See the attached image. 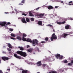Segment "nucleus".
<instances>
[{"label":"nucleus","mask_w":73,"mask_h":73,"mask_svg":"<svg viewBox=\"0 0 73 73\" xmlns=\"http://www.w3.org/2000/svg\"><path fill=\"white\" fill-rule=\"evenodd\" d=\"M17 53L18 54H20L22 56H23L24 57H25L27 56V53L20 51H18L17 52Z\"/></svg>","instance_id":"nucleus-1"},{"label":"nucleus","mask_w":73,"mask_h":73,"mask_svg":"<svg viewBox=\"0 0 73 73\" xmlns=\"http://www.w3.org/2000/svg\"><path fill=\"white\" fill-rule=\"evenodd\" d=\"M70 35V33H63L62 35H59L58 37H64L65 38L66 37V36H68V35Z\"/></svg>","instance_id":"nucleus-2"},{"label":"nucleus","mask_w":73,"mask_h":73,"mask_svg":"<svg viewBox=\"0 0 73 73\" xmlns=\"http://www.w3.org/2000/svg\"><path fill=\"white\" fill-rule=\"evenodd\" d=\"M57 35H55V34L54 33L52 35L51 37L50 38V40L51 41H53V40H57Z\"/></svg>","instance_id":"nucleus-3"},{"label":"nucleus","mask_w":73,"mask_h":73,"mask_svg":"<svg viewBox=\"0 0 73 73\" xmlns=\"http://www.w3.org/2000/svg\"><path fill=\"white\" fill-rule=\"evenodd\" d=\"M9 25L11 24V23L10 22H8L7 23H6L5 22H3L0 23V25H1V26L3 27H5V25Z\"/></svg>","instance_id":"nucleus-4"},{"label":"nucleus","mask_w":73,"mask_h":73,"mask_svg":"<svg viewBox=\"0 0 73 73\" xmlns=\"http://www.w3.org/2000/svg\"><path fill=\"white\" fill-rule=\"evenodd\" d=\"M33 43V46H35V45H36H36H38V41L37 40L35 39V40H33V42H32Z\"/></svg>","instance_id":"nucleus-5"},{"label":"nucleus","mask_w":73,"mask_h":73,"mask_svg":"<svg viewBox=\"0 0 73 73\" xmlns=\"http://www.w3.org/2000/svg\"><path fill=\"white\" fill-rule=\"evenodd\" d=\"M1 58L4 61H6V60H9V58L8 57H6L5 56L2 57Z\"/></svg>","instance_id":"nucleus-6"},{"label":"nucleus","mask_w":73,"mask_h":73,"mask_svg":"<svg viewBox=\"0 0 73 73\" xmlns=\"http://www.w3.org/2000/svg\"><path fill=\"white\" fill-rule=\"evenodd\" d=\"M14 56L15 57H16V58H19V59H21V56H18L16 54H14Z\"/></svg>","instance_id":"nucleus-7"},{"label":"nucleus","mask_w":73,"mask_h":73,"mask_svg":"<svg viewBox=\"0 0 73 73\" xmlns=\"http://www.w3.org/2000/svg\"><path fill=\"white\" fill-rule=\"evenodd\" d=\"M55 56L56 57L57 59H58L59 58H60L61 56V55L59 54H56Z\"/></svg>","instance_id":"nucleus-8"},{"label":"nucleus","mask_w":73,"mask_h":73,"mask_svg":"<svg viewBox=\"0 0 73 73\" xmlns=\"http://www.w3.org/2000/svg\"><path fill=\"white\" fill-rule=\"evenodd\" d=\"M37 66H41L42 64L41 63V61H39L38 62L36 63Z\"/></svg>","instance_id":"nucleus-9"},{"label":"nucleus","mask_w":73,"mask_h":73,"mask_svg":"<svg viewBox=\"0 0 73 73\" xmlns=\"http://www.w3.org/2000/svg\"><path fill=\"white\" fill-rule=\"evenodd\" d=\"M21 21L23 23H26V24L27 22L25 19V18H23L22 19Z\"/></svg>","instance_id":"nucleus-10"},{"label":"nucleus","mask_w":73,"mask_h":73,"mask_svg":"<svg viewBox=\"0 0 73 73\" xmlns=\"http://www.w3.org/2000/svg\"><path fill=\"white\" fill-rule=\"evenodd\" d=\"M26 41H27V42H29L31 43L32 42V41L31 39L29 38L27 39L26 40Z\"/></svg>","instance_id":"nucleus-11"},{"label":"nucleus","mask_w":73,"mask_h":73,"mask_svg":"<svg viewBox=\"0 0 73 73\" xmlns=\"http://www.w3.org/2000/svg\"><path fill=\"white\" fill-rule=\"evenodd\" d=\"M38 25H42V22L41 21H38Z\"/></svg>","instance_id":"nucleus-12"},{"label":"nucleus","mask_w":73,"mask_h":73,"mask_svg":"<svg viewBox=\"0 0 73 73\" xmlns=\"http://www.w3.org/2000/svg\"><path fill=\"white\" fill-rule=\"evenodd\" d=\"M73 3V1H70L68 3L69 5H73V3Z\"/></svg>","instance_id":"nucleus-13"},{"label":"nucleus","mask_w":73,"mask_h":73,"mask_svg":"<svg viewBox=\"0 0 73 73\" xmlns=\"http://www.w3.org/2000/svg\"><path fill=\"white\" fill-rule=\"evenodd\" d=\"M48 9H53V6L50 5L48 7Z\"/></svg>","instance_id":"nucleus-14"},{"label":"nucleus","mask_w":73,"mask_h":73,"mask_svg":"<svg viewBox=\"0 0 73 73\" xmlns=\"http://www.w3.org/2000/svg\"><path fill=\"white\" fill-rule=\"evenodd\" d=\"M69 25H67L65 27V29H69Z\"/></svg>","instance_id":"nucleus-15"},{"label":"nucleus","mask_w":73,"mask_h":73,"mask_svg":"<svg viewBox=\"0 0 73 73\" xmlns=\"http://www.w3.org/2000/svg\"><path fill=\"white\" fill-rule=\"evenodd\" d=\"M19 48L21 50H24V48L22 46H19Z\"/></svg>","instance_id":"nucleus-16"},{"label":"nucleus","mask_w":73,"mask_h":73,"mask_svg":"<svg viewBox=\"0 0 73 73\" xmlns=\"http://www.w3.org/2000/svg\"><path fill=\"white\" fill-rule=\"evenodd\" d=\"M17 38L18 40H22L21 37L20 36H17Z\"/></svg>","instance_id":"nucleus-17"},{"label":"nucleus","mask_w":73,"mask_h":73,"mask_svg":"<svg viewBox=\"0 0 73 73\" xmlns=\"http://www.w3.org/2000/svg\"><path fill=\"white\" fill-rule=\"evenodd\" d=\"M28 72V70H23L22 72V73H27Z\"/></svg>","instance_id":"nucleus-18"},{"label":"nucleus","mask_w":73,"mask_h":73,"mask_svg":"<svg viewBox=\"0 0 73 73\" xmlns=\"http://www.w3.org/2000/svg\"><path fill=\"white\" fill-rule=\"evenodd\" d=\"M33 50V49H30L29 50H28L27 51L29 52H30V53H32V51Z\"/></svg>","instance_id":"nucleus-19"},{"label":"nucleus","mask_w":73,"mask_h":73,"mask_svg":"<svg viewBox=\"0 0 73 73\" xmlns=\"http://www.w3.org/2000/svg\"><path fill=\"white\" fill-rule=\"evenodd\" d=\"M8 45L9 48H12V46H11V44L9 43L8 44Z\"/></svg>","instance_id":"nucleus-20"},{"label":"nucleus","mask_w":73,"mask_h":73,"mask_svg":"<svg viewBox=\"0 0 73 73\" xmlns=\"http://www.w3.org/2000/svg\"><path fill=\"white\" fill-rule=\"evenodd\" d=\"M22 40H23V41H27V40H26V38H24V36H23L22 37Z\"/></svg>","instance_id":"nucleus-21"},{"label":"nucleus","mask_w":73,"mask_h":73,"mask_svg":"<svg viewBox=\"0 0 73 73\" xmlns=\"http://www.w3.org/2000/svg\"><path fill=\"white\" fill-rule=\"evenodd\" d=\"M29 14L30 16H33V14H32V13H31V12H29Z\"/></svg>","instance_id":"nucleus-22"},{"label":"nucleus","mask_w":73,"mask_h":73,"mask_svg":"<svg viewBox=\"0 0 73 73\" xmlns=\"http://www.w3.org/2000/svg\"><path fill=\"white\" fill-rule=\"evenodd\" d=\"M45 41H48V40H49V38H48V37H46L45 39H44Z\"/></svg>","instance_id":"nucleus-23"},{"label":"nucleus","mask_w":73,"mask_h":73,"mask_svg":"<svg viewBox=\"0 0 73 73\" xmlns=\"http://www.w3.org/2000/svg\"><path fill=\"white\" fill-rule=\"evenodd\" d=\"M63 58H64V56H61L59 58V60H62Z\"/></svg>","instance_id":"nucleus-24"},{"label":"nucleus","mask_w":73,"mask_h":73,"mask_svg":"<svg viewBox=\"0 0 73 73\" xmlns=\"http://www.w3.org/2000/svg\"><path fill=\"white\" fill-rule=\"evenodd\" d=\"M26 20L27 21V22H28H28H29V20H29V19L28 18H26Z\"/></svg>","instance_id":"nucleus-25"},{"label":"nucleus","mask_w":73,"mask_h":73,"mask_svg":"<svg viewBox=\"0 0 73 73\" xmlns=\"http://www.w3.org/2000/svg\"><path fill=\"white\" fill-rule=\"evenodd\" d=\"M48 27H52V29H53V27H52V25H50V24H48L47 25Z\"/></svg>","instance_id":"nucleus-26"},{"label":"nucleus","mask_w":73,"mask_h":73,"mask_svg":"<svg viewBox=\"0 0 73 73\" xmlns=\"http://www.w3.org/2000/svg\"><path fill=\"white\" fill-rule=\"evenodd\" d=\"M11 36H12V37H15L16 36V35H15L12 33L11 34Z\"/></svg>","instance_id":"nucleus-27"},{"label":"nucleus","mask_w":73,"mask_h":73,"mask_svg":"<svg viewBox=\"0 0 73 73\" xmlns=\"http://www.w3.org/2000/svg\"><path fill=\"white\" fill-rule=\"evenodd\" d=\"M31 21H34L35 20V19L33 18H31Z\"/></svg>","instance_id":"nucleus-28"},{"label":"nucleus","mask_w":73,"mask_h":73,"mask_svg":"<svg viewBox=\"0 0 73 73\" xmlns=\"http://www.w3.org/2000/svg\"><path fill=\"white\" fill-rule=\"evenodd\" d=\"M44 15V14H40V17H42V16H43Z\"/></svg>","instance_id":"nucleus-29"},{"label":"nucleus","mask_w":73,"mask_h":73,"mask_svg":"<svg viewBox=\"0 0 73 73\" xmlns=\"http://www.w3.org/2000/svg\"><path fill=\"white\" fill-rule=\"evenodd\" d=\"M57 24H58L59 25H61V24H62V23L59 22H57Z\"/></svg>","instance_id":"nucleus-30"},{"label":"nucleus","mask_w":73,"mask_h":73,"mask_svg":"<svg viewBox=\"0 0 73 73\" xmlns=\"http://www.w3.org/2000/svg\"><path fill=\"white\" fill-rule=\"evenodd\" d=\"M23 37H25L27 36V35H26L25 34H23Z\"/></svg>","instance_id":"nucleus-31"},{"label":"nucleus","mask_w":73,"mask_h":73,"mask_svg":"<svg viewBox=\"0 0 73 73\" xmlns=\"http://www.w3.org/2000/svg\"><path fill=\"white\" fill-rule=\"evenodd\" d=\"M25 0H23L21 2V3H23V4H24V3H25Z\"/></svg>","instance_id":"nucleus-32"},{"label":"nucleus","mask_w":73,"mask_h":73,"mask_svg":"<svg viewBox=\"0 0 73 73\" xmlns=\"http://www.w3.org/2000/svg\"><path fill=\"white\" fill-rule=\"evenodd\" d=\"M40 42L42 44H45V43H46V42L44 41H42Z\"/></svg>","instance_id":"nucleus-33"},{"label":"nucleus","mask_w":73,"mask_h":73,"mask_svg":"<svg viewBox=\"0 0 73 73\" xmlns=\"http://www.w3.org/2000/svg\"><path fill=\"white\" fill-rule=\"evenodd\" d=\"M64 62L66 64V63H68V61H67L66 60H65L64 61Z\"/></svg>","instance_id":"nucleus-34"},{"label":"nucleus","mask_w":73,"mask_h":73,"mask_svg":"<svg viewBox=\"0 0 73 73\" xmlns=\"http://www.w3.org/2000/svg\"><path fill=\"white\" fill-rule=\"evenodd\" d=\"M51 72L52 73H57L56 71H52Z\"/></svg>","instance_id":"nucleus-35"},{"label":"nucleus","mask_w":73,"mask_h":73,"mask_svg":"<svg viewBox=\"0 0 73 73\" xmlns=\"http://www.w3.org/2000/svg\"><path fill=\"white\" fill-rule=\"evenodd\" d=\"M68 65H72V64L71 62H70L68 63Z\"/></svg>","instance_id":"nucleus-36"},{"label":"nucleus","mask_w":73,"mask_h":73,"mask_svg":"<svg viewBox=\"0 0 73 73\" xmlns=\"http://www.w3.org/2000/svg\"><path fill=\"white\" fill-rule=\"evenodd\" d=\"M7 50L8 51H9V52H10V51H11V49L10 48H7Z\"/></svg>","instance_id":"nucleus-37"},{"label":"nucleus","mask_w":73,"mask_h":73,"mask_svg":"<svg viewBox=\"0 0 73 73\" xmlns=\"http://www.w3.org/2000/svg\"><path fill=\"white\" fill-rule=\"evenodd\" d=\"M22 15H24V16H27V15L25 14V13H23L22 14Z\"/></svg>","instance_id":"nucleus-38"},{"label":"nucleus","mask_w":73,"mask_h":73,"mask_svg":"<svg viewBox=\"0 0 73 73\" xmlns=\"http://www.w3.org/2000/svg\"><path fill=\"white\" fill-rule=\"evenodd\" d=\"M10 38L11 39H12V40H15V38H14L13 37H10Z\"/></svg>","instance_id":"nucleus-39"},{"label":"nucleus","mask_w":73,"mask_h":73,"mask_svg":"<svg viewBox=\"0 0 73 73\" xmlns=\"http://www.w3.org/2000/svg\"><path fill=\"white\" fill-rule=\"evenodd\" d=\"M22 3H20L19 4V5H23V4Z\"/></svg>","instance_id":"nucleus-40"},{"label":"nucleus","mask_w":73,"mask_h":73,"mask_svg":"<svg viewBox=\"0 0 73 73\" xmlns=\"http://www.w3.org/2000/svg\"><path fill=\"white\" fill-rule=\"evenodd\" d=\"M9 31H11V32H12V31H13V29H9Z\"/></svg>","instance_id":"nucleus-41"},{"label":"nucleus","mask_w":73,"mask_h":73,"mask_svg":"<svg viewBox=\"0 0 73 73\" xmlns=\"http://www.w3.org/2000/svg\"><path fill=\"white\" fill-rule=\"evenodd\" d=\"M68 18H65L64 19L65 21H67L68 20Z\"/></svg>","instance_id":"nucleus-42"},{"label":"nucleus","mask_w":73,"mask_h":73,"mask_svg":"<svg viewBox=\"0 0 73 73\" xmlns=\"http://www.w3.org/2000/svg\"><path fill=\"white\" fill-rule=\"evenodd\" d=\"M36 49L37 51H39V49H38V48L36 47Z\"/></svg>","instance_id":"nucleus-43"},{"label":"nucleus","mask_w":73,"mask_h":73,"mask_svg":"<svg viewBox=\"0 0 73 73\" xmlns=\"http://www.w3.org/2000/svg\"><path fill=\"white\" fill-rule=\"evenodd\" d=\"M45 66H46V64H43V66L44 67H45Z\"/></svg>","instance_id":"nucleus-44"},{"label":"nucleus","mask_w":73,"mask_h":73,"mask_svg":"<svg viewBox=\"0 0 73 73\" xmlns=\"http://www.w3.org/2000/svg\"><path fill=\"white\" fill-rule=\"evenodd\" d=\"M65 23V21H64V22L62 23V24H64Z\"/></svg>","instance_id":"nucleus-45"},{"label":"nucleus","mask_w":73,"mask_h":73,"mask_svg":"<svg viewBox=\"0 0 73 73\" xmlns=\"http://www.w3.org/2000/svg\"><path fill=\"white\" fill-rule=\"evenodd\" d=\"M29 46H30L29 45H27V48H29Z\"/></svg>","instance_id":"nucleus-46"},{"label":"nucleus","mask_w":73,"mask_h":73,"mask_svg":"<svg viewBox=\"0 0 73 73\" xmlns=\"http://www.w3.org/2000/svg\"><path fill=\"white\" fill-rule=\"evenodd\" d=\"M40 9V7H38L36 9V10H37V9Z\"/></svg>","instance_id":"nucleus-47"},{"label":"nucleus","mask_w":73,"mask_h":73,"mask_svg":"<svg viewBox=\"0 0 73 73\" xmlns=\"http://www.w3.org/2000/svg\"><path fill=\"white\" fill-rule=\"evenodd\" d=\"M71 62L72 63V64H73V60L71 61Z\"/></svg>","instance_id":"nucleus-48"},{"label":"nucleus","mask_w":73,"mask_h":73,"mask_svg":"<svg viewBox=\"0 0 73 73\" xmlns=\"http://www.w3.org/2000/svg\"><path fill=\"white\" fill-rule=\"evenodd\" d=\"M0 73H3V72L1 70H0Z\"/></svg>","instance_id":"nucleus-49"},{"label":"nucleus","mask_w":73,"mask_h":73,"mask_svg":"<svg viewBox=\"0 0 73 73\" xmlns=\"http://www.w3.org/2000/svg\"><path fill=\"white\" fill-rule=\"evenodd\" d=\"M7 70H8L9 71H10V69H7Z\"/></svg>","instance_id":"nucleus-50"},{"label":"nucleus","mask_w":73,"mask_h":73,"mask_svg":"<svg viewBox=\"0 0 73 73\" xmlns=\"http://www.w3.org/2000/svg\"><path fill=\"white\" fill-rule=\"evenodd\" d=\"M55 8H58V6H55Z\"/></svg>","instance_id":"nucleus-51"},{"label":"nucleus","mask_w":73,"mask_h":73,"mask_svg":"<svg viewBox=\"0 0 73 73\" xmlns=\"http://www.w3.org/2000/svg\"><path fill=\"white\" fill-rule=\"evenodd\" d=\"M36 16H37V17L39 16V17H40V14L39 15H38V14Z\"/></svg>","instance_id":"nucleus-52"},{"label":"nucleus","mask_w":73,"mask_h":73,"mask_svg":"<svg viewBox=\"0 0 73 73\" xmlns=\"http://www.w3.org/2000/svg\"><path fill=\"white\" fill-rule=\"evenodd\" d=\"M3 53H6V52H5V51H3Z\"/></svg>","instance_id":"nucleus-53"},{"label":"nucleus","mask_w":73,"mask_h":73,"mask_svg":"<svg viewBox=\"0 0 73 73\" xmlns=\"http://www.w3.org/2000/svg\"><path fill=\"white\" fill-rule=\"evenodd\" d=\"M60 2L61 3H64V1H62Z\"/></svg>","instance_id":"nucleus-54"},{"label":"nucleus","mask_w":73,"mask_h":73,"mask_svg":"<svg viewBox=\"0 0 73 73\" xmlns=\"http://www.w3.org/2000/svg\"><path fill=\"white\" fill-rule=\"evenodd\" d=\"M53 29V32H54V31H55V30H54V29Z\"/></svg>","instance_id":"nucleus-55"},{"label":"nucleus","mask_w":73,"mask_h":73,"mask_svg":"<svg viewBox=\"0 0 73 73\" xmlns=\"http://www.w3.org/2000/svg\"><path fill=\"white\" fill-rule=\"evenodd\" d=\"M0 64H1V59H0Z\"/></svg>","instance_id":"nucleus-56"},{"label":"nucleus","mask_w":73,"mask_h":73,"mask_svg":"<svg viewBox=\"0 0 73 73\" xmlns=\"http://www.w3.org/2000/svg\"><path fill=\"white\" fill-rule=\"evenodd\" d=\"M15 11H16V12H17V10H16V9H15Z\"/></svg>","instance_id":"nucleus-57"},{"label":"nucleus","mask_w":73,"mask_h":73,"mask_svg":"<svg viewBox=\"0 0 73 73\" xmlns=\"http://www.w3.org/2000/svg\"><path fill=\"white\" fill-rule=\"evenodd\" d=\"M19 33H20V31H19Z\"/></svg>","instance_id":"nucleus-58"},{"label":"nucleus","mask_w":73,"mask_h":73,"mask_svg":"<svg viewBox=\"0 0 73 73\" xmlns=\"http://www.w3.org/2000/svg\"><path fill=\"white\" fill-rule=\"evenodd\" d=\"M49 73H52V72H50Z\"/></svg>","instance_id":"nucleus-59"},{"label":"nucleus","mask_w":73,"mask_h":73,"mask_svg":"<svg viewBox=\"0 0 73 73\" xmlns=\"http://www.w3.org/2000/svg\"><path fill=\"white\" fill-rule=\"evenodd\" d=\"M37 73H40V72H38Z\"/></svg>","instance_id":"nucleus-60"},{"label":"nucleus","mask_w":73,"mask_h":73,"mask_svg":"<svg viewBox=\"0 0 73 73\" xmlns=\"http://www.w3.org/2000/svg\"><path fill=\"white\" fill-rule=\"evenodd\" d=\"M5 13H7V12H5Z\"/></svg>","instance_id":"nucleus-61"},{"label":"nucleus","mask_w":73,"mask_h":73,"mask_svg":"<svg viewBox=\"0 0 73 73\" xmlns=\"http://www.w3.org/2000/svg\"><path fill=\"white\" fill-rule=\"evenodd\" d=\"M21 70H23V69H21Z\"/></svg>","instance_id":"nucleus-62"},{"label":"nucleus","mask_w":73,"mask_h":73,"mask_svg":"<svg viewBox=\"0 0 73 73\" xmlns=\"http://www.w3.org/2000/svg\"><path fill=\"white\" fill-rule=\"evenodd\" d=\"M9 53H11V52H9Z\"/></svg>","instance_id":"nucleus-63"},{"label":"nucleus","mask_w":73,"mask_h":73,"mask_svg":"<svg viewBox=\"0 0 73 73\" xmlns=\"http://www.w3.org/2000/svg\"><path fill=\"white\" fill-rule=\"evenodd\" d=\"M5 27H7V26H5Z\"/></svg>","instance_id":"nucleus-64"}]
</instances>
